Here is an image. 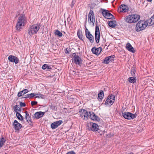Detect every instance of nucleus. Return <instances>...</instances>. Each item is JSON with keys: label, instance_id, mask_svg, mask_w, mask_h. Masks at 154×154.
Instances as JSON below:
<instances>
[{"label": "nucleus", "instance_id": "1", "mask_svg": "<svg viewBox=\"0 0 154 154\" xmlns=\"http://www.w3.org/2000/svg\"><path fill=\"white\" fill-rule=\"evenodd\" d=\"M140 17L137 14H131L126 16L125 18V21L128 23L136 22L140 19Z\"/></svg>", "mask_w": 154, "mask_h": 154}, {"label": "nucleus", "instance_id": "2", "mask_svg": "<svg viewBox=\"0 0 154 154\" xmlns=\"http://www.w3.org/2000/svg\"><path fill=\"white\" fill-rule=\"evenodd\" d=\"M40 26L38 24H36L30 26L28 31V34L30 36L37 33L39 30Z\"/></svg>", "mask_w": 154, "mask_h": 154}, {"label": "nucleus", "instance_id": "3", "mask_svg": "<svg viewBox=\"0 0 154 154\" xmlns=\"http://www.w3.org/2000/svg\"><path fill=\"white\" fill-rule=\"evenodd\" d=\"M148 25V23L146 21L140 20L137 24L136 30L137 32H139L144 30Z\"/></svg>", "mask_w": 154, "mask_h": 154}, {"label": "nucleus", "instance_id": "4", "mask_svg": "<svg viewBox=\"0 0 154 154\" xmlns=\"http://www.w3.org/2000/svg\"><path fill=\"white\" fill-rule=\"evenodd\" d=\"M115 100V95L113 94H111L108 97L105 104L108 106H111Z\"/></svg>", "mask_w": 154, "mask_h": 154}, {"label": "nucleus", "instance_id": "5", "mask_svg": "<svg viewBox=\"0 0 154 154\" xmlns=\"http://www.w3.org/2000/svg\"><path fill=\"white\" fill-rule=\"evenodd\" d=\"M88 129L94 132L97 131L99 130V126L96 123L90 122L88 124Z\"/></svg>", "mask_w": 154, "mask_h": 154}, {"label": "nucleus", "instance_id": "6", "mask_svg": "<svg viewBox=\"0 0 154 154\" xmlns=\"http://www.w3.org/2000/svg\"><path fill=\"white\" fill-rule=\"evenodd\" d=\"M89 112L84 109H81L79 111V112H80V116L84 120H87L89 118Z\"/></svg>", "mask_w": 154, "mask_h": 154}, {"label": "nucleus", "instance_id": "7", "mask_svg": "<svg viewBox=\"0 0 154 154\" xmlns=\"http://www.w3.org/2000/svg\"><path fill=\"white\" fill-rule=\"evenodd\" d=\"M122 116L126 119H131L135 118L137 116V115L129 112H125L122 113Z\"/></svg>", "mask_w": 154, "mask_h": 154}, {"label": "nucleus", "instance_id": "8", "mask_svg": "<svg viewBox=\"0 0 154 154\" xmlns=\"http://www.w3.org/2000/svg\"><path fill=\"white\" fill-rule=\"evenodd\" d=\"M72 62L76 64L80 65L82 63V59L78 55L74 53L73 54Z\"/></svg>", "mask_w": 154, "mask_h": 154}, {"label": "nucleus", "instance_id": "9", "mask_svg": "<svg viewBox=\"0 0 154 154\" xmlns=\"http://www.w3.org/2000/svg\"><path fill=\"white\" fill-rule=\"evenodd\" d=\"M26 22V17L24 14H20L18 17L17 22L25 25Z\"/></svg>", "mask_w": 154, "mask_h": 154}, {"label": "nucleus", "instance_id": "10", "mask_svg": "<svg viewBox=\"0 0 154 154\" xmlns=\"http://www.w3.org/2000/svg\"><path fill=\"white\" fill-rule=\"evenodd\" d=\"M85 31L86 37L89 39L91 43H93L94 41V36L90 33V31L87 29H86Z\"/></svg>", "mask_w": 154, "mask_h": 154}, {"label": "nucleus", "instance_id": "11", "mask_svg": "<svg viewBox=\"0 0 154 154\" xmlns=\"http://www.w3.org/2000/svg\"><path fill=\"white\" fill-rule=\"evenodd\" d=\"M102 14L103 16L106 18L112 19L114 18V16L112 14L105 10H103Z\"/></svg>", "mask_w": 154, "mask_h": 154}, {"label": "nucleus", "instance_id": "12", "mask_svg": "<svg viewBox=\"0 0 154 154\" xmlns=\"http://www.w3.org/2000/svg\"><path fill=\"white\" fill-rule=\"evenodd\" d=\"M88 21L91 23H92L94 25L95 22L94 14L93 11L91 10L88 15Z\"/></svg>", "mask_w": 154, "mask_h": 154}, {"label": "nucleus", "instance_id": "13", "mask_svg": "<svg viewBox=\"0 0 154 154\" xmlns=\"http://www.w3.org/2000/svg\"><path fill=\"white\" fill-rule=\"evenodd\" d=\"M95 39L97 43L99 42L100 38V30L99 27L97 25L95 27Z\"/></svg>", "mask_w": 154, "mask_h": 154}, {"label": "nucleus", "instance_id": "14", "mask_svg": "<svg viewBox=\"0 0 154 154\" xmlns=\"http://www.w3.org/2000/svg\"><path fill=\"white\" fill-rule=\"evenodd\" d=\"M128 10V6L124 4L121 5L118 8V11L119 12H127Z\"/></svg>", "mask_w": 154, "mask_h": 154}, {"label": "nucleus", "instance_id": "15", "mask_svg": "<svg viewBox=\"0 0 154 154\" xmlns=\"http://www.w3.org/2000/svg\"><path fill=\"white\" fill-rule=\"evenodd\" d=\"M8 60L11 62H14L15 64L18 63L19 60L16 57L10 55L8 57Z\"/></svg>", "mask_w": 154, "mask_h": 154}, {"label": "nucleus", "instance_id": "16", "mask_svg": "<svg viewBox=\"0 0 154 154\" xmlns=\"http://www.w3.org/2000/svg\"><path fill=\"white\" fill-rule=\"evenodd\" d=\"M13 125L14 126L15 130L16 131L19 130L22 126V125L19 123L16 120H15L14 121Z\"/></svg>", "mask_w": 154, "mask_h": 154}, {"label": "nucleus", "instance_id": "17", "mask_svg": "<svg viewBox=\"0 0 154 154\" xmlns=\"http://www.w3.org/2000/svg\"><path fill=\"white\" fill-rule=\"evenodd\" d=\"M62 122H63L61 120H59L54 122L51 124V127L52 129H55L59 126L60 125Z\"/></svg>", "mask_w": 154, "mask_h": 154}, {"label": "nucleus", "instance_id": "18", "mask_svg": "<svg viewBox=\"0 0 154 154\" xmlns=\"http://www.w3.org/2000/svg\"><path fill=\"white\" fill-rule=\"evenodd\" d=\"M115 57L114 55H111L109 57H106L104 59L103 63L105 64H108L111 61L113 60Z\"/></svg>", "mask_w": 154, "mask_h": 154}, {"label": "nucleus", "instance_id": "19", "mask_svg": "<svg viewBox=\"0 0 154 154\" xmlns=\"http://www.w3.org/2000/svg\"><path fill=\"white\" fill-rule=\"evenodd\" d=\"M88 118L91 119L93 120L98 121L99 120L98 117L92 112H89V115Z\"/></svg>", "mask_w": 154, "mask_h": 154}, {"label": "nucleus", "instance_id": "20", "mask_svg": "<svg viewBox=\"0 0 154 154\" xmlns=\"http://www.w3.org/2000/svg\"><path fill=\"white\" fill-rule=\"evenodd\" d=\"M91 51L93 54L97 55L99 54L101 52V47L96 48L94 47L92 48Z\"/></svg>", "mask_w": 154, "mask_h": 154}, {"label": "nucleus", "instance_id": "21", "mask_svg": "<svg viewBox=\"0 0 154 154\" xmlns=\"http://www.w3.org/2000/svg\"><path fill=\"white\" fill-rule=\"evenodd\" d=\"M45 113V112H38L34 114V117L37 119H38L43 116Z\"/></svg>", "mask_w": 154, "mask_h": 154}, {"label": "nucleus", "instance_id": "22", "mask_svg": "<svg viewBox=\"0 0 154 154\" xmlns=\"http://www.w3.org/2000/svg\"><path fill=\"white\" fill-rule=\"evenodd\" d=\"M126 48L130 52L132 53H134L135 52L134 48L132 47L129 43H128L126 44Z\"/></svg>", "mask_w": 154, "mask_h": 154}, {"label": "nucleus", "instance_id": "23", "mask_svg": "<svg viewBox=\"0 0 154 154\" xmlns=\"http://www.w3.org/2000/svg\"><path fill=\"white\" fill-rule=\"evenodd\" d=\"M24 25H25L17 22L16 26V30L18 31H20Z\"/></svg>", "mask_w": 154, "mask_h": 154}, {"label": "nucleus", "instance_id": "24", "mask_svg": "<svg viewBox=\"0 0 154 154\" xmlns=\"http://www.w3.org/2000/svg\"><path fill=\"white\" fill-rule=\"evenodd\" d=\"M103 96L104 93L103 91L102 90L100 91L98 95V99L99 100H102L103 99Z\"/></svg>", "mask_w": 154, "mask_h": 154}, {"label": "nucleus", "instance_id": "25", "mask_svg": "<svg viewBox=\"0 0 154 154\" xmlns=\"http://www.w3.org/2000/svg\"><path fill=\"white\" fill-rule=\"evenodd\" d=\"M25 113L26 114L25 118L26 120V121L28 123H31L32 122H31V118L30 116L29 115V114L28 113V112L27 111H26L25 112Z\"/></svg>", "mask_w": 154, "mask_h": 154}, {"label": "nucleus", "instance_id": "26", "mask_svg": "<svg viewBox=\"0 0 154 154\" xmlns=\"http://www.w3.org/2000/svg\"><path fill=\"white\" fill-rule=\"evenodd\" d=\"M136 80V78L135 77H130L128 78V81L130 83H135Z\"/></svg>", "mask_w": 154, "mask_h": 154}, {"label": "nucleus", "instance_id": "27", "mask_svg": "<svg viewBox=\"0 0 154 154\" xmlns=\"http://www.w3.org/2000/svg\"><path fill=\"white\" fill-rule=\"evenodd\" d=\"M14 111L16 112V113H17L18 112V111L20 112L21 110L20 109V107L18 105H15L14 108Z\"/></svg>", "mask_w": 154, "mask_h": 154}, {"label": "nucleus", "instance_id": "28", "mask_svg": "<svg viewBox=\"0 0 154 154\" xmlns=\"http://www.w3.org/2000/svg\"><path fill=\"white\" fill-rule=\"evenodd\" d=\"M109 25L111 27L114 28L116 26V22L115 21L112 20L109 22Z\"/></svg>", "mask_w": 154, "mask_h": 154}, {"label": "nucleus", "instance_id": "29", "mask_svg": "<svg viewBox=\"0 0 154 154\" xmlns=\"http://www.w3.org/2000/svg\"><path fill=\"white\" fill-rule=\"evenodd\" d=\"M6 141L5 139L3 137H2L0 139V148L4 145L5 142Z\"/></svg>", "mask_w": 154, "mask_h": 154}, {"label": "nucleus", "instance_id": "30", "mask_svg": "<svg viewBox=\"0 0 154 154\" xmlns=\"http://www.w3.org/2000/svg\"><path fill=\"white\" fill-rule=\"evenodd\" d=\"M148 23L150 25H152L154 24V16H152L150 19L148 20Z\"/></svg>", "mask_w": 154, "mask_h": 154}, {"label": "nucleus", "instance_id": "31", "mask_svg": "<svg viewBox=\"0 0 154 154\" xmlns=\"http://www.w3.org/2000/svg\"><path fill=\"white\" fill-rule=\"evenodd\" d=\"M35 96H36L35 98H41L42 99H43L44 98V95L39 93L35 94Z\"/></svg>", "mask_w": 154, "mask_h": 154}, {"label": "nucleus", "instance_id": "32", "mask_svg": "<svg viewBox=\"0 0 154 154\" xmlns=\"http://www.w3.org/2000/svg\"><path fill=\"white\" fill-rule=\"evenodd\" d=\"M42 68L43 69H51V67L48 65L46 64H45L42 66Z\"/></svg>", "mask_w": 154, "mask_h": 154}, {"label": "nucleus", "instance_id": "33", "mask_svg": "<svg viewBox=\"0 0 154 154\" xmlns=\"http://www.w3.org/2000/svg\"><path fill=\"white\" fill-rule=\"evenodd\" d=\"M16 115L18 119L21 121H23V117L20 113L17 112V113H16Z\"/></svg>", "mask_w": 154, "mask_h": 154}, {"label": "nucleus", "instance_id": "34", "mask_svg": "<svg viewBox=\"0 0 154 154\" xmlns=\"http://www.w3.org/2000/svg\"><path fill=\"white\" fill-rule=\"evenodd\" d=\"M55 33V35H57L59 37L62 36V33L58 30H56Z\"/></svg>", "mask_w": 154, "mask_h": 154}, {"label": "nucleus", "instance_id": "35", "mask_svg": "<svg viewBox=\"0 0 154 154\" xmlns=\"http://www.w3.org/2000/svg\"><path fill=\"white\" fill-rule=\"evenodd\" d=\"M77 34L79 38L81 40H82L83 35L82 33L79 31H78Z\"/></svg>", "mask_w": 154, "mask_h": 154}, {"label": "nucleus", "instance_id": "36", "mask_svg": "<svg viewBox=\"0 0 154 154\" xmlns=\"http://www.w3.org/2000/svg\"><path fill=\"white\" fill-rule=\"evenodd\" d=\"M24 93L23 92L22 90L18 92L17 94V96L18 97H20L21 96L24 95Z\"/></svg>", "mask_w": 154, "mask_h": 154}, {"label": "nucleus", "instance_id": "37", "mask_svg": "<svg viewBox=\"0 0 154 154\" xmlns=\"http://www.w3.org/2000/svg\"><path fill=\"white\" fill-rule=\"evenodd\" d=\"M135 70L134 68H131V73L132 76H134L135 75Z\"/></svg>", "mask_w": 154, "mask_h": 154}, {"label": "nucleus", "instance_id": "38", "mask_svg": "<svg viewBox=\"0 0 154 154\" xmlns=\"http://www.w3.org/2000/svg\"><path fill=\"white\" fill-rule=\"evenodd\" d=\"M68 100H69L68 101H69V103H72L74 101V99L73 97H70L69 99L68 98Z\"/></svg>", "mask_w": 154, "mask_h": 154}, {"label": "nucleus", "instance_id": "39", "mask_svg": "<svg viewBox=\"0 0 154 154\" xmlns=\"http://www.w3.org/2000/svg\"><path fill=\"white\" fill-rule=\"evenodd\" d=\"M35 96V94L34 93H31L29 94V98H31Z\"/></svg>", "mask_w": 154, "mask_h": 154}, {"label": "nucleus", "instance_id": "40", "mask_svg": "<svg viewBox=\"0 0 154 154\" xmlns=\"http://www.w3.org/2000/svg\"><path fill=\"white\" fill-rule=\"evenodd\" d=\"M38 102L36 101H32L31 102V104L32 106L36 105L37 104Z\"/></svg>", "mask_w": 154, "mask_h": 154}, {"label": "nucleus", "instance_id": "41", "mask_svg": "<svg viewBox=\"0 0 154 154\" xmlns=\"http://www.w3.org/2000/svg\"><path fill=\"white\" fill-rule=\"evenodd\" d=\"M20 106L21 107H25L26 106V104L24 103L20 102Z\"/></svg>", "mask_w": 154, "mask_h": 154}, {"label": "nucleus", "instance_id": "42", "mask_svg": "<svg viewBox=\"0 0 154 154\" xmlns=\"http://www.w3.org/2000/svg\"><path fill=\"white\" fill-rule=\"evenodd\" d=\"M75 0H72V3L71 5V8H72L74 4L75 3Z\"/></svg>", "mask_w": 154, "mask_h": 154}, {"label": "nucleus", "instance_id": "43", "mask_svg": "<svg viewBox=\"0 0 154 154\" xmlns=\"http://www.w3.org/2000/svg\"><path fill=\"white\" fill-rule=\"evenodd\" d=\"M23 92L25 94L27 93H28V91L27 89H24V90H23Z\"/></svg>", "mask_w": 154, "mask_h": 154}, {"label": "nucleus", "instance_id": "44", "mask_svg": "<svg viewBox=\"0 0 154 154\" xmlns=\"http://www.w3.org/2000/svg\"><path fill=\"white\" fill-rule=\"evenodd\" d=\"M68 154H75V153L73 151H71L68 152Z\"/></svg>", "mask_w": 154, "mask_h": 154}, {"label": "nucleus", "instance_id": "45", "mask_svg": "<svg viewBox=\"0 0 154 154\" xmlns=\"http://www.w3.org/2000/svg\"><path fill=\"white\" fill-rule=\"evenodd\" d=\"M23 97V98H29V94L25 95L24 96V97Z\"/></svg>", "mask_w": 154, "mask_h": 154}, {"label": "nucleus", "instance_id": "46", "mask_svg": "<svg viewBox=\"0 0 154 154\" xmlns=\"http://www.w3.org/2000/svg\"><path fill=\"white\" fill-rule=\"evenodd\" d=\"M66 53H67V48H66V51H65Z\"/></svg>", "mask_w": 154, "mask_h": 154}, {"label": "nucleus", "instance_id": "47", "mask_svg": "<svg viewBox=\"0 0 154 154\" xmlns=\"http://www.w3.org/2000/svg\"><path fill=\"white\" fill-rule=\"evenodd\" d=\"M147 1L149 2H151L152 0H147Z\"/></svg>", "mask_w": 154, "mask_h": 154}, {"label": "nucleus", "instance_id": "48", "mask_svg": "<svg viewBox=\"0 0 154 154\" xmlns=\"http://www.w3.org/2000/svg\"><path fill=\"white\" fill-rule=\"evenodd\" d=\"M128 154H134L133 152H130L128 153Z\"/></svg>", "mask_w": 154, "mask_h": 154}, {"label": "nucleus", "instance_id": "49", "mask_svg": "<svg viewBox=\"0 0 154 154\" xmlns=\"http://www.w3.org/2000/svg\"><path fill=\"white\" fill-rule=\"evenodd\" d=\"M91 63V62H90V63H89V64H90Z\"/></svg>", "mask_w": 154, "mask_h": 154}, {"label": "nucleus", "instance_id": "50", "mask_svg": "<svg viewBox=\"0 0 154 154\" xmlns=\"http://www.w3.org/2000/svg\"><path fill=\"white\" fill-rule=\"evenodd\" d=\"M91 63V62H90V63H89V64H90Z\"/></svg>", "mask_w": 154, "mask_h": 154}, {"label": "nucleus", "instance_id": "51", "mask_svg": "<svg viewBox=\"0 0 154 154\" xmlns=\"http://www.w3.org/2000/svg\"><path fill=\"white\" fill-rule=\"evenodd\" d=\"M66 154H67V153Z\"/></svg>", "mask_w": 154, "mask_h": 154}]
</instances>
